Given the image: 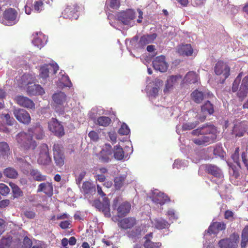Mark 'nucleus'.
<instances>
[{
  "instance_id": "obj_45",
  "label": "nucleus",
  "mask_w": 248,
  "mask_h": 248,
  "mask_svg": "<svg viewBox=\"0 0 248 248\" xmlns=\"http://www.w3.org/2000/svg\"><path fill=\"white\" fill-rule=\"evenodd\" d=\"M147 93L150 97H155L158 94V89L148 85L146 87Z\"/></svg>"
},
{
  "instance_id": "obj_39",
  "label": "nucleus",
  "mask_w": 248,
  "mask_h": 248,
  "mask_svg": "<svg viewBox=\"0 0 248 248\" xmlns=\"http://www.w3.org/2000/svg\"><path fill=\"white\" fill-rule=\"evenodd\" d=\"M30 174L33 178L37 181H43L46 179V177L45 175H43L37 170H32L31 171Z\"/></svg>"
},
{
  "instance_id": "obj_57",
  "label": "nucleus",
  "mask_w": 248,
  "mask_h": 248,
  "mask_svg": "<svg viewBox=\"0 0 248 248\" xmlns=\"http://www.w3.org/2000/svg\"><path fill=\"white\" fill-rule=\"evenodd\" d=\"M197 123H186L183 124L182 128L184 130H190L195 127Z\"/></svg>"
},
{
  "instance_id": "obj_4",
  "label": "nucleus",
  "mask_w": 248,
  "mask_h": 248,
  "mask_svg": "<svg viewBox=\"0 0 248 248\" xmlns=\"http://www.w3.org/2000/svg\"><path fill=\"white\" fill-rule=\"evenodd\" d=\"M16 140L19 146L26 149H33L36 146L35 142L32 140L30 133L27 135L24 132H21L16 136Z\"/></svg>"
},
{
  "instance_id": "obj_51",
  "label": "nucleus",
  "mask_w": 248,
  "mask_h": 248,
  "mask_svg": "<svg viewBox=\"0 0 248 248\" xmlns=\"http://www.w3.org/2000/svg\"><path fill=\"white\" fill-rule=\"evenodd\" d=\"M34 10L37 12H40L44 9V4L41 0L36 1L34 4Z\"/></svg>"
},
{
  "instance_id": "obj_3",
  "label": "nucleus",
  "mask_w": 248,
  "mask_h": 248,
  "mask_svg": "<svg viewBox=\"0 0 248 248\" xmlns=\"http://www.w3.org/2000/svg\"><path fill=\"white\" fill-rule=\"evenodd\" d=\"M19 20L17 12L14 9L9 8L3 13L0 22L5 26H11L16 24Z\"/></svg>"
},
{
  "instance_id": "obj_56",
  "label": "nucleus",
  "mask_w": 248,
  "mask_h": 248,
  "mask_svg": "<svg viewBox=\"0 0 248 248\" xmlns=\"http://www.w3.org/2000/svg\"><path fill=\"white\" fill-rule=\"evenodd\" d=\"M92 184L89 182H85L82 185V189L84 192L87 193L90 192V189L92 188Z\"/></svg>"
},
{
  "instance_id": "obj_43",
  "label": "nucleus",
  "mask_w": 248,
  "mask_h": 248,
  "mask_svg": "<svg viewBox=\"0 0 248 248\" xmlns=\"http://www.w3.org/2000/svg\"><path fill=\"white\" fill-rule=\"evenodd\" d=\"M9 185L12 189V191L15 198H18L22 196V191L14 183H10Z\"/></svg>"
},
{
  "instance_id": "obj_15",
  "label": "nucleus",
  "mask_w": 248,
  "mask_h": 248,
  "mask_svg": "<svg viewBox=\"0 0 248 248\" xmlns=\"http://www.w3.org/2000/svg\"><path fill=\"white\" fill-rule=\"evenodd\" d=\"M206 169L209 173L212 174L217 179V180H213V181L218 184L221 183L222 182L223 176L222 171L220 169H219L217 166L212 165H207Z\"/></svg>"
},
{
  "instance_id": "obj_60",
  "label": "nucleus",
  "mask_w": 248,
  "mask_h": 248,
  "mask_svg": "<svg viewBox=\"0 0 248 248\" xmlns=\"http://www.w3.org/2000/svg\"><path fill=\"white\" fill-rule=\"evenodd\" d=\"M71 225V223L69 220H66L64 221H62L60 224V226L61 228L63 229H67L70 228V226Z\"/></svg>"
},
{
  "instance_id": "obj_49",
  "label": "nucleus",
  "mask_w": 248,
  "mask_h": 248,
  "mask_svg": "<svg viewBox=\"0 0 248 248\" xmlns=\"http://www.w3.org/2000/svg\"><path fill=\"white\" fill-rule=\"evenodd\" d=\"M1 118H3L5 120L6 124L10 125L14 124L15 122V119L13 117H10L9 114H2Z\"/></svg>"
},
{
  "instance_id": "obj_53",
  "label": "nucleus",
  "mask_w": 248,
  "mask_h": 248,
  "mask_svg": "<svg viewBox=\"0 0 248 248\" xmlns=\"http://www.w3.org/2000/svg\"><path fill=\"white\" fill-rule=\"evenodd\" d=\"M10 192L9 187L4 184H0V194L2 195H6Z\"/></svg>"
},
{
  "instance_id": "obj_1",
  "label": "nucleus",
  "mask_w": 248,
  "mask_h": 248,
  "mask_svg": "<svg viewBox=\"0 0 248 248\" xmlns=\"http://www.w3.org/2000/svg\"><path fill=\"white\" fill-rule=\"evenodd\" d=\"M192 134L197 136L193 139L194 143L199 145H206L216 140L217 130L213 125H206L193 130Z\"/></svg>"
},
{
  "instance_id": "obj_42",
  "label": "nucleus",
  "mask_w": 248,
  "mask_h": 248,
  "mask_svg": "<svg viewBox=\"0 0 248 248\" xmlns=\"http://www.w3.org/2000/svg\"><path fill=\"white\" fill-rule=\"evenodd\" d=\"M248 242V226H246L242 231V240L241 242V247L242 248H245Z\"/></svg>"
},
{
  "instance_id": "obj_46",
  "label": "nucleus",
  "mask_w": 248,
  "mask_h": 248,
  "mask_svg": "<svg viewBox=\"0 0 248 248\" xmlns=\"http://www.w3.org/2000/svg\"><path fill=\"white\" fill-rule=\"evenodd\" d=\"M106 5L107 8L116 9L120 6V2L118 0H107Z\"/></svg>"
},
{
  "instance_id": "obj_12",
  "label": "nucleus",
  "mask_w": 248,
  "mask_h": 248,
  "mask_svg": "<svg viewBox=\"0 0 248 248\" xmlns=\"http://www.w3.org/2000/svg\"><path fill=\"white\" fill-rule=\"evenodd\" d=\"M14 114L16 119L20 123L28 124L31 122L30 114L23 109H15L14 110Z\"/></svg>"
},
{
  "instance_id": "obj_38",
  "label": "nucleus",
  "mask_w": 248,
  "mask_h": 248,
  "mask_svg": "<svg viewBox=\"0 0 248 248\" xmlns=\"http://www.w3.org/2000/svg\"><path fill=\"white\" fill-rule=\"evenodd\" d=\"M113 154L114 157L118 160L123 159L124 157V151L119 145H116L114 147Z\"/></svg>"
},
{
  "instance_id": "obj_8",
  "label": "nucleus",
  "mask_w": 248,
  "mask_h": 248,
  "mask_svg": "<svg viewBox=\"0 0 248 248\" xmlns=\"http://www.w3.org/2000/svg\"><path fill=\"white\" fill-rule=\"evenodd\" d=\"M53 150L55 163L57 166L61 167L64 164V156L63 154L62 147L59 144H55Z\"/></svg>"
},
{
  "instance_id": "obj_33",
  "label": "nucleus",
  "mask_w": 248,
  "mask_h": 248,
  "mask_svg": "<svg viewBox=\"0 0 248 248\" xmlns=\"http://www.w3.org/2000/svg\"><path fill=\"white\" fill-rule=\"evenodd\" d=\"M52 99L55 104L62 105L66 100V96L64 93L60 92L52 95Z\"/></svg>"
},
{
  "instance_id": "obj_62",
  "label": "nucleus",
  "mask_w": 248,
  "mask_h": 248,
  "mask_svg": "<svg viewBox=\"0 0 248 248\" xmlns=\"http://www.w3.org/2000/svg\"><path fill=\"white\" fill-rule=\"evenodd\" d=\"M241 158L246 167L248 168V160L246 158V154L244 152L242 153Z\"/></svg>"
},
{
  "instance_id": "obj_37",
  "label": "nucleus",
  "mask_w": 248,
  "mask_h": 248,
  "mask_svg": "<svg viewBox=\"0 0 248 248\" xmlns=\"http://www.w3.org/2000/svg\"><path fill=\"white\" fill-rule=\"evenodd\" d=\"M191 97L195 102L200 103L204 98V94L202 92L196 90L192 93Z\"/></svg>"
},
{
  "instance_id": "obj_22",
  "label": "nucleus",
  "mask_w": 248,
  "mask_h": 248,
  "mask_svg": "<svg viewBox=\"0 0 248 248\" xmlns=\"http://www.w3.org/2000/svg\"><path fill=\"white\" fill-rule=\"evenodd\" d=\"M111 146L109 144H105L98 155L99 159L105 162H108L109 159V156L111 155Z\"/></svg>"
},
{
  "instance_id": "obj_5",
  "label": "nucleus",
  "mask_w": 248,
  "mask_h": 248,
  "mask_svg": "<svg viewBox=\"0 0 248 248\" xmlns=\"http://www.w3.org/2000/svg\"><path fill=\"white\" fill-rule=\"evenodd\" d=\"M135 12L132 9H128L119 13L117 15L118 19L123 24L132 26L135 21Z\"/></svg>"
},
{
  "instance_id": "obj_6",
  "label": "nucleus",
  "mask_w": 248,
  "mask_h": 248,
  "mask_svg": "<svg viewBox=\"0 0 248 248\" xmlns=\"http://www.w3.org/2000/svg\"><path fill=\"white\" fill-rule=\"evenodd\" d=\"M38 156L37 161L39 164L47 165L51 161V158L48 153V147L46 144L40 145L37 150Z\"/></svg>"
},
{
  "instance_id": "obj_2",
  "label": "nucleus",
  "mask_w": 248,
  "mask_h": 248,
  "mask_svg": "<svg viewBox=\"0 0 248 248\" xmlns=\"http://www.w3.org/2000/svg\"><path fill=\"white\" fill-rule=\"evenodd\" d=\"M17 85L20 88L27 87V93L30 95H43L45 93L44 89L39 84H33L35 77L31 74H24L16 78Z\"/></svg>"
},
{
  "instance_id": "obj_14",
  "label": "nucleus",
  "mask_w": 248,
  "mask_h": 248,
  "mask_svg": "<svg viewBox=\"0 0 248 248\" xmlns=\"http://www.w3.org/2000/svg\"><path fill=\"white\" fill-rule=\"evenodd\" d=\"M94 204L97 209L104 213L106 217H109L110 216L109 202L108 198L104 197L103 199L102 202L98 201H94Z\"/></svg>"
},
{
  "instance_id": "obj_54",
  "label": "nucleus",
  "mask_w": 248,
  "mask_h": 248,
  "mask_svg": "<svg viewBox=\"0 0 248 248\" xmlns=\"http://www.w3.org/2000/svg\"><path fill=\"white\" fill-rule=\"evenodd\" d=\"M241 74H239L233 83L232 87V91L233 92H235L237 90L238 85L241 80Z\"/></svg>"
},
{
  "instance_id": "obj_63",
  "label": "nucleus",
  "mask_w": 248,
  "mask_h": 248,
  "mask_svg": "<svg viewBox=\"0 0 248 248\" xmlns=\"http://www.w3.org/2000/svg\"><path fill=\"white\" fill-rule=\"evenodd\" d=\"M108 136L111 141L112 142H116V134L114 132H110L108 133Z\"/></svg>"
},
{
  "instance_id": "obj_10",
  "label": "nucleus",
  "mask_w": 248,
  "mask_h": 248,
  "mask_svg": "<svg viewBox=\"0 0 248 248\" xmlns=\"http://www.w3.org/2000/svg\"><path fill=\"white\" fill-rule=\"evenodd\" d=\"M153 65L155 69L160 72H166L168 68V64L163 56L156 57L153 61Z\"/></svg>"
},
{
  "instance_id": "obj_7",
  "label": "nucleus",
  "mask_w": 248,
  "mask_h": 248,
  "mask_svg": "<svg viewBox=\"0 0 248 248\" xmlns=\"http://www.w3.org/2000/svg\"><path fill=\"white\" fill-rule=\"evenodd\" d=\"M239 239V235L233 233L229 238L219 241L218 245L220 248H237Z\"/></svg>"
},
{
  "instance_id": "obj_55",
  "label": "nucleus",
  "mask_w": 248,
  "mask_h": 248,
  "mask_svg": "<svg viewBox=\"0 0 248 248\" xmlns=\"http://www.w3.org/2000/svg\"><path fill=\"white\" fill-rule=\"evenodd\" d=\"M31 133H34L35 135L36 138L37 139H42L44 136V133L42 128L40 127L38 128H36L33 132H31Z\"/></svg>"
},
{
  "instance_id": "obj_32",
  "label": "nucleus",
  "mask_w": 248,
  "mask_h": 248,
  "mask_svg": "<svg viewBox=\"0 0 248 248\" xmlns=\"http://www.w3.org/2000/svg\"><path fill=\"white\" fill-rule=\"evenodd\" d=\"M157 35L155 33L152 34L145 35L142 36L140 40L139 46L140 47H143L147 44H150L156 38Z\"/></svg>"
},
{
  "instance_id": "obj_26",
  "label": "nucleus",
  "mask_w": 248,
  "mask_h": 248,
  "mask_svg": "<svg viewBox=\"0 0 248 248\" xmlns=\"http://www.w3.org/2000/svg\"><path fill=\"white\" fill-rule=\"evenodd\" d=\"M131 209L130 203L124 202L120 204L117 208V214L119 217H123L126 215Z\"/></svg>"
},
{
  "instance_id": "obj_58",
  "label": "nucleus",
  "mask_w": 248,
  "mask_h": 248,
  "mask_svg": "<svg viewBox=\"0 0 248 248\" xmlns=\"http://www.w3.org/2000/svg\"><path fill=\"white\" fill-rule=\"evenodd\" d=\"M86 175V172L84 171H82L78 174V176H77L76 178V182L77 184L79 185L83 180V178L85 177Z\"/></svg>"
},
{
  "instance_id": "obj_24",
  "label": "nucleus",
  "mask_w": 248,
  "mask_h": 248,
  "mask_svg": "<svg viewBox=\"0 0 248 248\" xmlns=\"http://www.w3.org/2000/svg\"><path fill=\"white\" fill-rule=\"evenodd\" d=\"M248 93V76H246L242 80L237 95L241 99L243 100L247 96Z\"/></svg>"
},
{
  "instance_id": "obj_18",
  "label": "nucleus",
  "mask_w": 248,
  "mask_h": 248,
  "mask_svg": "<svg viewBox=\"0 0 248 248\" xmlns=\"http://www.w3.org/2000/svg\"><path fill=\"white\" fill-rule=\"evenodd\" d=\"M78 7L75 5L67 6L62 13L63 17L77 19L78 17Z\"/></svg>"
},
{
  "instance_id": "obj_16",
  "label": "nucleus",
  "mask_w": 248,
  "mask_h": 248,
  "mask_svg": "<svg viewBox=\"0 0 248 248\" xmlns=\"http://www.w3.org/2000/svg\"><path fill=\"white\" fill-rule=\"evenodd\" d=\"M214 112V108L213 105L210 102L207 101L201 107V114L196 115L197 119H199L201 122H202L206 118L207 114H211Z\"/></svg>"
},
{
  "instance_id": "obj_25",
  "label": "nucleus",
  "mask_w": 248,
  "mask_h": 248,
  "mask_svg": "<svg viewBox=\"0 0 248 248\" xmlns=\"http://www.w3.org/2000/svg\"><path fill=\"white\" fill-rule=\"evenodd\" d=\"M153 227L158 230L168 228L170 224L162 218H155L151 220Z\"/></svg>"
},
{
  "instance_id": "obj_21",
  "label": "nucleus",
  "mask_w": 248,
  "mask_h": 248,
  "mask_svg": "<svg viewBox=\"0 0 248 248\" xmlns=\"http://www.w3.org/2000/svg\"><path fill=\"white\" fill-rule=\"evenodd\" d=\"M232 131L233 134L238 137L243 136L245 132L248 134V122H243L238 124H235Z\"/></svg>"
},
{
  "instance_id": "obj_41",
  "label": "nucleus",
  "mask_w": 248,
  "mask_h": 248,
  "mask_svg": "<svg viewBox=\"0 0 248 248\" xmlns=\"http://www.w3.org/2000/svg\"><path fill=\"white\" fill-rule=\"evenodd\" d=\"M126 175L124 174L114 179V186L117 189H120L124 185Z\"/></svg>"
},
{
  "instance_id": "obj_44",
  "label": "nucleus",
  "mask_w": 248,
  "mask_h": 248,
  "mask_svg": "<svg viewBox=\"0 0 248 248\" xmlns=\"http://www.w3.org/2000/svg\"><path fill=\"white\" fill-rule=\"evenodd\" d=\"M4 174L8 178H15L17 176V172L15 169L8 168L4 170Z\"/></svg>"
},
{
  "instance_id": "obj_29",
  "label": "nucleus",
  "mask_w": 248,
  "mask_h": 248,
  "mask_svg": "<svg viewBox=\"0 0 248 248\" xmlns=\"http://www.w3.org/2000/svg\"><path fill=\"white\" fill-rule=\"evenodd\" d=\"M58 85L60 87H68L72 86V83L70 81L67 76L65 75V73L61 72L59 74V81Z\"/></svg>"
},
{
  "instance_id": "obj_52",
  "label": "nucleus",
  "mask_w": 248,
  "mask_h": 248,
  "mask_svg": "<svg viewBox=\"0 0 248 248\" xmlns=\"http://www.w3.org/2000/svg\"><path fill=\"white\" fill-rule=\"evenodd\" d=\"M88 136L91 140L93 142H96L99 140V134L97 132L91 131L88 134Z\"/></svg>"
},
{
  "instance_id": "obj_35",
  "label": "nucleus",
  "mask_w": 248,
  "mask_h": 248,
  "mask_svg": "<svg viewBox=\"0 0 248 248\" xmlns=\"http://www.w3.org/2000/svg\"><path fill=\"white\" fill-rule=\"evenodd\" d=\"M198 75L193 72H188L185 76L182 81V84L185 83H192L198 81Z\"/></svg>"
},
{
  "instance_id": "obj_23",
  "label": "nucleus",
  "mask_w": 248,
  "mask_h": 248,
  "mask_svg": "<svg viewBox=\"0 0 248 248\" xmlns=\"http://www.w3.org/2000/svg\"><path fill=\"white\" fill-rule=\"evenodd\" d=\"M152 200L157 204L162 205L169 200L167 196L164 195V193L159 191L157 189H155L152 192Z\"/></svg>"
},
{
  "instance_id": "obj_47",
  "label": "nucleus",
  "mask_w": 248,
  "mask_h": 248,
  "mask_svg": "<svg viewBox=\"0 0 248 248\" xmlns=\"http://www.w3.org/2000/svg\"><path fill=\"white\" fill-rule=\"evenodd\" d=\"M166 215L168 217L169 220L171 223L176 220L178 218L177 215L173 209L169 210Z\"/></svg>"
},
{
  "instance_id": "obj_50",
  "label": "nucleus",
  "mask_w": 248,
  "mask_h": 248,
  "mask_svg": "<svg viewBox=\"0 0 248 248\" xmlns=\"http://www.w3.org/2000/svg\"><path fill=\"white\" fill-rule=\"evenodd\" d=\"M187 165L186 161L176 160L173 165V168L180 169Z\"/></svg>"
},
{
  "instance_id": "obj_19",
  "label": "nucleus",
  "mask_w": 248,
  "mask_h": 248,
  "mask_svg": "<svg viewBox=\"0 0 248 248\" xmlns=\"http://www.w3.org/2000/svg\"><path fill=\"white\" fill-rule=\"evenodd\" d=\"M182 79L180 75L171 76L168 78L165 84L164 92L167 93L173 89L174 86L176 85Z\"/></svg>"
},
{
  "instance_id": "obj_17",
  "label": "nucleus",
  "mask_w": 248,
  "mask_h": 248,
  "mask_svg": "<svg viewBox=\"0 0 248 248\" xmlns=\"http://www.w3.org/2000/svg\"><path fill=\"white\" fill-rule=\"evenodd\" d=\"M32 43L34 46L41 48L46 43L47 38L46 36L41 32H36L32 34Z\"/></svg>"
},
{
  "instance_id": "obj_48",
  "label": "nucleus",
  "mask_w": 248,
  "mask_h": 248,
  "mask_svg": "<svg viewBox=\"0 0 248 248\" xmlns=\"http://www.w3.org/2000/svg\"><path fill=\"white\" fill-rule=\"evenodd\" d=\"M118 132L122 135H126L130 132V129L125 123H123L119 129Z\"/></svg>"
},
{
  "instance_id": "obj_30",
  "label": "nucleus",
  "mask_w": 248,
  "mask_h": 248,
  "mask_svg": "<svg viewBox=\"0 0 248 248\" xmlns=\"http://www.w3.org/2000/svg\"><path fill=\"white\" fill-rule=\"evenodd\" d=\"M53 186L51 183L49 182L41 183L37 189V192H44L45 194L51 195L53 192Z\"/></svg>"
},
{
  "instance_id": "obj_27",
  "label": "nucleus",
  "mask_w": 248,
  "mask_h": 248,
  "mask_svg": "<svg viewBox=\"0 0 248 248\" xmlns=\"http://www.w3.org/2000/svg\"><path fill=\"white\" fill-rule=\"evenodd\" d=\"M225 229V225L221 222H216L213 223L209 227L207 232V233L215 234L220 231Z\"/></svg>"
},
{
  "instance_id": "obj_11",
  "label": "nucleus",
  "mask_w": 248,
  "mask_h": 248,
  "mask_svg": "<svg viewBox=\"0 0 248 248\" xmlns=\"http://www.w3.org/2000/svg\"><path fill=\"white\" fill-rule=\"evenodd\" d=\"M48 128L57 136H62L64 135L63 126L54 118H52L48 123Z\"/></svg>"
},
{
  "instance_id": "obj_28",
  "label": "nucleus",
  "mask_w": 248,
  "mask_h": 248,
  "mask_svg": "<svg viewBox=\"0 0 248 248\" xmlns=\"http://www.w3.org/2000/svg\"><path fill=\"white\" fill-rule=\"evenodd\" d=\"M136 221L135 218L127 217L120 220L118 225L124 229H127L133 227L136 224Z\"/></svg>"
},
{
  "instance_id": "obj_59",
  "label": "nucleus",
  "mask_w": 248,
  "mask_h": 248,
  "mask_svg": "<svg viewBox=\"0 0 248 248\" xmlns=\"http://www.w3.org/2000/svg\"><path fill=\"white\" fill-rule=\"evenodd\" d=\"M239 148H237L235 149L234 153L232 155V157L233 161L236 162L238 165H239L238 158H239Z\"/></svg>"
},
{
  "instance_id": "obj_20",
  "label": "nucleus",
  "mask_w": 248,
  "mask_h": 248,
  "mask_svg": "<svg viewBox=\"0 0 248 248\" xmlns=\"http://www.w3.org/2000/svg\"><path fill=\"white\" fill-rule=\"evenodd\" d=\"M15 99L16 102L20 106L32 109L35 108V104L33 102L27 97L19 95L16 96Z\"/></svg>"
},
{
  "instance_id": "obj_31",
  "label": "nucleus",
  "mask_w": 248,
  "mask_h": 248,
  "mask_svg": "<svg viewBox=\"0 0 248 248\" xmlns=\"http://www.w3.org/2000/svg\"><path fill=\"white\" fill-rule=\"evenodd\" d=\"M153 234L151 232L145 236V241L144 243L145 248H160L161 246V243L152 242L151 240Z\"/></svg>"
},
{
  "instance_id": "obj_34",
  "label": "nucleus",
  "mask_w": 248,
  "mask_h": 248,
  "mask_svg": "<svg viewBox=\"0 0 248 248\" xmlns=\"http://www.w3.org/2000/svg\"><path fill=\"white\" fill-rule=\"evenodd\" d=\"M178 52L182 55L191 56L193 53V50L190 44H186L179 46Z\"/></svg>"
},
{
  "instance_id": "obj_9",
  "label": "nucleus",
  "mask_w": 248,
  "mask_h": 248,
  "mask_svg": "<svg viewBox=\"0 0 248 248\" xmlns=\"http://www.w3.org/2000/svg\"><path fill=\"white\" fill-rule=\"evenodd\" d=\"M215 72L217 75L221 76L224 81L230 75V68L226 63L218 62L215 67Z\"/></svg>"
},
{
  "instance_id": "obj_64",
  "label": "nucleus",
  "mask_w": 248,
  "mask_h": 248,
  "mask_svg": "<svg viewBox=\"0 0 248 248\" xmlns=\"http://www.w3.org/2000/svg\"><path fill=\"white\" fill-rule=\"evenodd\" d=\"M68 240L67 238H64L62 240V248H68Z\"/></svg>"
},
{
  "instance_id": "obj_40",
  "label": "nucleus",
  "mask_w": 248,
  "mask_h": 248,
  "mask_svg": "<svg viewBox=\"0 0 248 248\" xmlns=\"http://www.w3.org/2000/svg\"><path fill=\"white\" fill-rule=\"evenodd\" d=\"M111 122V119L108 117L101 116L97 118L96 124L100 126H107Z\"/></svg>"
},
{
  "instance_id": "obj_61",
  "label": "nucleus",
  "mask_w": 248,
  "mask_h": 248,
  "mask_svg": "<svg viewBox=\"0 0 248 248\" xmlns=\"http://www.w3.org/2000/svg\"><path fill=\"white\" fill-rule=\"evenodd\" d=\"M147 231V229L146 228V227L144 226L142 227V230L140 229V231L137 230L136 233H135V234H133V236H137L139 235H141L142 234H144L145 232Z\"/></svg>"
},
{
  "instance_id": "obj_36",
  "label": "nucleus",
  "mask_w": 248,
  "mask_h": 248,
  "mask_svg": "<svg viewBox=\"0 0 248 248\" xmlns=\"http://www.w3.org/2000/svg\"><path fill=\"white\" fill-rule=\"evenodd\" d=\"M10 153V147L6 142H0V157H5Z\"/></svg>"
},
{
  "instance_id": "obj_13",
  "label": "nucleus",
  "mask_w": 248,
  "mask_h": 248,
  "mask_svg": "<svg viewBox=\"0 0 248 248\" xmlns=\"http://www.w3.org/2000/svg\"><path fill=\"white\" fill-rule=\"evenodd\" d=\"M53 69L54 74L59 69V66L57 64H50L48 65H45L42 66L40 69V77L44 80V82H42L45 83L46 82V78L48 77L49 71L51 69Z\"/></svg>"
}]
</instances>
